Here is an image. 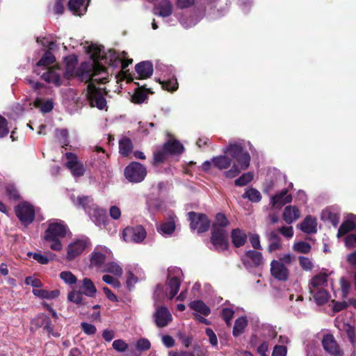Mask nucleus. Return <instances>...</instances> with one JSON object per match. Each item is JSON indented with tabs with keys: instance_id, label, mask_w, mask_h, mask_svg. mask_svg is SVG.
I'll use <instances>...</instances> for the list:
<instances>
[{
	"instance_id": "nucleus-1",
	"label": "nucleus",
	"mask_w": 356,
	"mask_h": 356,
	"mask_svg": "<svg viewBox=\"0 0 356 356\" xmlns=\"http://www.w3.org/2000/svg\"><path fill=\"white\" fill-rule=\"evenodd\" d=\"M89 53L94 62L91 65H86L87 72L81 75L86 81H90L87 86V98L92 107H97L99 110L106 108V101L101 89L96 88L95 83H105L108 81V73L105 67L95 61L103 59L104 56V47L92 44L89 46ZM85 69V65H81V70Z\"/></svg>"
},
{
	"instance_id": "nucleus-40",
	"label": "nucleus",
	"mask_w": 356,
	"mask_h": 356,
	"mask_svg": "<svg viewBox=\"0 0 356 356\" xmlns=\"http://www.w3.org/2000/svg\"><path fill=\"white\" fill-rule=\"evenodd\" d=\"M189 307L191 309L200 313L204 316H208L211 312L209 307L201 300H195L191 302Z\"/></svg>"
},
{
	"instance_id": "nucleus-38",
	"label": "nucleus",
	"mask_w": 356,
	"mask_h": 356,
	"mask_svg": "<svg viewBox=\"0 0 356 356\" xmlns=\"http://www.w3.org/2000/svg\"><path fill=\"white\" fill-rule=\"evenodd\" d=\"M102 271L104 273H109L113 274L116 277H121L122 275V269L116 262H108L104 265Z\"/></svg>"
},
{
	"instance_id": "nucleus-15",
	"label": "nucleus",
	"mask_w": 356,
	"mask_h": 356,
	"mask_svg": "<svg viewBox=\"0 0 356 356\" xmlns=\"http://www.w3.org/2000/svg\"><path fill=\"white\" fill-rule=\"evenodd\" d=\"M65 158L67 159L65 165L74 177H81L84 175L86 168L83 164L79 161L76 154L67 152L65 154Z\"/></svg>"
},
{
	"instance_id": "nucleus-11",
	"label": "nucleus",
	"mask_w": 356,
	"mask_h": 356,
	"mask_svg": "<svg viewBox=\"0 0 356 356\" xmlns=\"http://www.w3.org/2000/svg\"><path fill=\"white\" fill-rule=\"evenodd\" d=\"M146 235V231L141 225L127 227L122 232V238L127 243H141Z\"/></svg>"
},
{
	"instance_id": "nucleus-62",
	"label": "nucleus",
	"mask_w": 356,
	"mask_h": 356,
	"mask_svg": "<svg viewBox=\"0 0 356 356\" xmlns=\"http://www.w3.org/2000/svg\"><path fill=\"white\" fill-rule=\"evenodd\" d=\"M205 332L211 346H216L218 345V339L213 330L211 328L207 327L205 330Z\"/></svg>"
},
{
	"instance_id": "nucleus-39",
	"label": "nucleus",
	"mask_w": 356,
	"mask_h": 356,
	"mask_svg": "<svg viewBox=\"0 0 356 356\" xmlns=\"http://www.w3.org/2000/svg\"><path fill=\"white\" fill-rule=\"evenodd\" d=\"M261 336L265 341L275 339L277 337V332L275 327L271 325H263L260 330Z\"/></svg>"
},
{
	"instance_id": "nucleus-55",
	"label": "nucleus",
	"mask_w": 356,
	"mask_h": 356,
	"mask_svg": "<svg viewBox=\"0 0 356 356\" xmlns=\"http://www.w3.org/2000/svg\"><path fill=\"white\" fill-rule=\"evenodd\" d=\"M113 348L118 352H124L127 348V343L122 339H117L113 342Z\"/></svg>"
},
{
	"instance_id": "nucleus-52",
	"label": "nucleus",
	"mask_w": 356,
	"mask_h": 356,
	"mask_svg": "<svg viewBox=\"0 0 356 356\" xmlns=\"http://www.w3.org/2000/svg\"><path fill=\"white\" fill-rule=\"evenodd\" d=\"M6 195L10 200H16L19 197V194L14 185H8L6 187Z\"/></svg>"
},
{
	"instance_id": "nucleus-44",
	"label": "nucleus",
	"mask_w": 356,
	"mask_h": 356,
	"mask_svg": "<svg viewBox=\"0 0 356 356\" xmlns=\"http://www.w3.org/2000/svg\"><path fill=\"white\" fill-rule=\"evenodd\" d=\"M242 197L253 202H259L261 199L260 192L254 188L247 189Z\"/></svg>"
},
{
	"instance_id": "nucleus-34",
	"label": "nucleus",
	"mask_w": 356,
	"mask_h": 356,
	"mask_svg": "<svg viewBox=\"0 0 356 356\" xmlns=\"http://www.w3.org/2000/svg\"><path fill=\"white\" fill-rule=\"evenodd\" d=\"M65 70H64V76L66 79L73 76L76 65L77 59L74 56H70L65 58Z\"/></svg>"
},
{
	"instance_id": "nucleus-23",
	"label": "nucleus",
	"mask_w": 356,
	"mask_h": 356,
	"mask_svg": "<svg viewBox=\"0 0 356 356\" xmlns=\"http://www.w3.org/2000/svg\"><path fill=\"white\" fill-rule=\"evenodd\" d=\"M288 190L284 189L280 193L272 196L270 198V204L272 207H281L292 201L291 195H288Z\"/></svg>"
},
{
	"instance_id": "nucleus-14",
	"label": "nucleus",
	"mask_w": 356,
	"mask_h": 356,
	"mask_svg": "<svg viewBox=\"0 0 356 356\" xmlns=\"http://www.w3.org/2000/svg\"><path fill=\"white\" fill-rule=\"evenodd\" d=\"M37 42L49 47V50L44 53L41 59L37 63L36 68L34 70L35 73L40 74L41 72L38 71V67L48 66L55 61V57L50 51L55 46V43L54 42H49L45 38H42V40L37 38Z\"/></svg>"
},
{
	"instance_id": "nucleus-61",
	"label": "nucleus",
	"mask_w": 356,
	"mask_h": 356,
	"mask_svg": "<svg viewBox=\"0 0 356 356\" xmlns=\"http://www.w3.org/2000/svg\"><path fill=\"white\" fill-rule=\"evenodd\" d=\"M287 348L284 346L276 345L273 350L272 356H286Z\"/></svg>"
},
{
	"instance_id": "nucleus-33",
	"label": "nucleus",
	"mask_w": 356,
	"mask_h": 356,
	"mask_svg": "<svg viewBox=\"0 0 356 356\" xmlns=\"http://www.w3.org/2000/svg\"><path fill=\"white\" fill-rule=\"evenodd\" d=\"M81 283V284H80V290L85 296L90 298H93L95 296L97 289L90 279L84 278Z\"/></svg>"
},
{
	"instance_id": "nucleus-21",
	"label": "nucleus",
	"mask_w": 356,
	"mask_h": 356,
	"mask_svg": "<svg viewBox=\"0 0 356 356\" xmlns=\"http://www.w3.org/2000/svg\"><path fill=\"white\" fill-rule=\"evenodd\" d=\"M270 272L275 278L281 281H285L289 277V271L288 268L284 264L277 260L272 261Z\"/></svg>"
},
{
	"instance_id": "nucleus-48",
	"label": "nucleus",
	"mask_w": 356,
	"mask_h": 356,
	"mask_svg": "<svg viewBox=\"0 0 356 356\" xmlns=\"http://www.w3.org/2000/svg\"><path fill=\"white\" fill-rule=\"evenodd\" d=\"M60 278L67 284L72 285L76 283V276L70 271H63L60 273Z\"/></svg>"
},
{
	"instance_id": "nucleus-63",
	"label": "nucleus",
	"mask_w": 356,
	"mask_h": 356,
	"mask_svg": "<svg viewBox=\"0 0 356 356\" xmlns=\"http://www.w3.org/2000/svg\"><path fill=\"white\" fill-rule=\"evenodd\" d=\"M199 20L200 19L197 18H190L188 19L184 17H181L179 19L181 24L185 28H190L195 26Z\"/></svg>"
},
{
	"instance_id": "nucleus-60",
	"label": "nucleus",
	"mask_w": 356,
	"mask_h": 356,
	"mask_svg": "<svg viewBox=\"0 0 356 356\" xmlns=\"http://www.w3.org/2000/svg\"><path fill=\"white\" fill-rule=\"evenodd\" d=\"M102 280L106 284L111 285L114 288H119L120 286V282L116 278H114L109 275H104L102 277Z\"/></svg>"
},
{
	"instance_id": "nucleus-9",
	"label": "nucleus",
	"mask_w": 356,
	"mask_h": 356,
	"mask_svg": "<svg viewBox=\"0 0 356 356\" xmlns=\"http://www.w3.org/2000/svg\"><path fill=\"white\" fill-rule=\"evenodd\" d=\"M17 217L25 226L30 225L35 218V210L33 206L27 202L19 203L15 208Z\"/></svg>"
},
{
	"instance_id": "nucleus-6",
	"label": "nucleus",
	"mask_w": 356,
	"mask_h": 356,
	"mask_svg": "<svg viewBox=\"0 0 356 356\" xmlns=\"http://www.w3.org/2000/svg\"><path fill=\"white\" fill-rule=\"evenodd\" d=\"M184 151L183 145L178 140L172 138L168 140L162 148L154 152L153 164H159L164 162L168 156H178Z\"/></svg>"
},
{
	"instance_id": "nucleus-54",
	"label": "nucleus",
	"mask_w": 356,
	"mask_h": 356,
	"mask_svg": "<svg viewBox=\"0 0 356 356\" xmlns=\"http://www.w3.org/2000/svg\"><path fill=\"white\" fill-rule=\"evenodd\" d=\"M136 346L138 350L145 351L151 348V343L148 339L142 338L137 341Z\"/></svg>"
},
{
	"instance_id": "nucleus-49",
	"label": "nucleus",
	"mask_w": 356,
	"mask_h": 356,
	"mask_svg": "<svg viewBox=\"0 0 356 356\" xmlns=\"http://www.w3.org/2000/svg\"><path fill=\"white\" fill-rule=\"evenodd\" d=\"M253 179V174L252 172L243 173L241 177L234 181V184L238 186H243L250 182Z\"/></svg>"
},
{
	"instance_id": "nucleus-4",
	"label": "nucleus",
	"mask_w": 356,
	"mask_h": 356,
	"mask_svg": "<svg viewBox=\"0 0 356 356\" xmlns=\"http://www.w3.org/2000/svg\"><path fill=\"white\" fill-rule=\"evenodd\" d=\"M74 204L76 207L83 208L97 226L100 227L106 224L107 220L106 211L94 204L92 197L89 196L78 197Z\"/></svg>"
},
{
	"instance_id": "nucleus-20",
	"label": "nucleus",
	"mask_w": 356,
	"mask_h": 356,
	"mask_svg": "<svg viewBox=\"0 0 356 356\" xmlns=\"http://www.w3.org/2000/svg\"><path fill=\"white\" fill-rule=\"evenodd\" d=\"M243 262L247 268L260 266L263 264L262 254L256 250H248L243 258Z\"/></svg>"
},
{
	"instance_id": "nucleus-42",
	"label": "nucleus",
	"mask_w": 356,
	"mask_h": 356,
	"mask_svg": "<svg viewBox=\"0 0 356 356\" xmlns=\"http://www.w3.org/2000/svg\"><path fill=\"white\" fill-rule=\"evenodd\" d=\"M38 320L39 326L43 327L44 330H46L47 333L53 334V326L49 317L44 314H41L38 316Z\"/></svg>"
},
{
	"instance_id": "nucleus-5",
	"label": "nucleus",
	"mask_w": 356,
	"mask_h": 356,
	"mask_svg": "<svg viewBox=\"0 0 356 356\" xmlns=\"http://www.w3.org/2000/svg\"><path fill=\"white\" fill-rule=\"evenodd\" d=\"M66 226L62 221L56 220L49 223L44 236V239L50 243V248L54 251H60L63 245L60 241V238L65 237L66 234Z\"/></svg>"
},
{
	"instance_id": "nucleus-25",
	"label": "nucleus",
	"mask_w": 356,
	"mask_h": 356,
	"mask_svg": "<svg viewBox=\"0 0 356 356\" xmlns=\"http://www.w3.org/2000/svg\"><path fill=\"white\" fill-rule=\"evenodd\" d=\"M356 227V216L350 214L339 228L337 237H341Z\"/></svg>"
},
{
	"instance_id": "nucleus-31",
	"label": "nucleus",
	"mask_w": 356,
	"mask_h": 356,
	"mask_svg": "<svg viewBox=\"0 0 356 356\" xmlns=\"http://www.w3.org/2000/svg\"><path fill=\"white\" fill-rule=\"evenodd\" d=\"M300 229L305 233L314 234L317 232V222L315 218L307 216L300 225Z\"/></svg>"
},
{
	"instance_id": "nucleus-13",
	"label": "nucleus",
	"mask_w": 356,
	"mask_h": 356,
	"mask_svg": "<svg viewBox=\"0 0 356 356\" xmlns=\"http://www.w3.org/2000/svg\"><path fill=\"white\" fill-rule=\"evenodd\" d=\"M89 245V241L86 237H81L70 243L67 248L66 259L72 261L81 254Z\"/></svg>"
},
{
	"instance_id": "nucleus-30",
	"label": "nucleus",
	"mask_w": 356,
	"mask_h": 356,
	"mask_svg": "<svg viewBox=\"0 0 356 356\" xmlns=\"http://www.w3.org/2000/svg\"><path fill=\"white\" fill-rule=\"evenodd\" d=\"M327 275L326 273H320L313 277L309 284V289L317 290L324 289L327 284Z\"/></svg>"
},
{
	"instance_id": "nucleus-12",
	"label": "nucleus",
	"mask_w": 356,
	"mask_h": 356,
	"mask_svg": "<svg viewBox=\"0 0 356 356\" xmlns=\"http://www.w3.org/2000/svg\"><path fill=\"white\" fill-rule=\"evenodd\" d=\"M41 77L46 82L60 86L66 80L64 76V70L60 67L48 68L44 72L40 74Z\"/></svg>"
},
{
	"instance_id": "nucleus-59",
	"label": "nucleus",
	"mask_w": 356,
	"mask_h": 356,
	"mask_svg": "<svg viewBox=\"0 0 356 356\" xmlns=\"http://www.w3.org/2000/svg\"><path fill=\"white\" fill-rule=\"evenodd\" d=\"M81 330L86 334H88V335L94 334L97 331V329L94 325L88 323L86 322H83L81 323Z\"/></svg>"
},
{
	"instance_id": "nucleus-17",
	"label": "nucleus",
	"mask_w": 356,
	"mask_h": 356,
	"mask_svg": "<svg viewBox=\"0 0 356 356\" xmlns=\"http://www.w3.org/2000/svg\"><path fill=\"white\" fill-rule=\"evenodd\" d=\"M154 323L158 327L167 326L172 320L169 309L164 306H157L153 314Z\"/></svg>"
},
{
	"instance_id": "nucleus-2",
	"label": "nucleus",
	"mask_w": 356,
	"mask_h": 356,
	"mask_svg": "<svg viewBox=\"0 0 356 356\" xmlns=\"http://www.w3.org/2000/svg\"><path fill=\"white\" fill-rule=\"evenodd\" d=\"M224 154L212 158L213 165L224 172L228 179L236 177L242 170H246L250 163V155L245 150L241 140L230 142L223 149Z\"/></svg>"
},
{
	"instance_id": "nucleus-29",
	"label": "nucleus",
	"mask_w": 356,
	"mask_h": 356,
	"mask_svg": "<svg viewBox=\"0 0 356 356\" xmlns=\"http://www.w3.org/2000/svg\"><path fill=\"white\" fill-rule=\"evenodd\" d=\"M69 9L76 15H83L87 10L88 3L86 0H70Z\"/></svg>"
},
{
	"instance_id": "nucleus-46",
	"label": "nucleus",
	"mask_w": 356,
	"mask_h": 356,
	"mask_svg": "<svg viewBox=\"0 0 356 356\" xmlns=\"http://www.w3.org/2000/svg\"><path fill=\"white\" fill-rule=\"evenodd\" d=\"M120 153L123 156H127L132 149V143L129 138H124L119 142Z\"/></svg>"
},
{
	"instance_id": "nucleus-53",
	"label": "nucleus",
	"mask_w": 356,
	"mask_h": 356,
	"mask_svg": "<svg viewBox=\"0 0 356 356\" xmlns=\"http://www.w3.org/2000/svg\"><path fill=\"white\" fill-rule=\"evenodd\" d=\"M36 104L37 106L41 105V111L43 113L50 112L54 108V104L51 100H47L44 102H42L41 100L37 99Z\"/></svg>"
},
{
	"instance_id": "nucleus-64",
	"label": "nucleus",
	"mask_w": 356,
	"mask_h": 356,
	"mask_svg": "<svg viewBox=\"0 0 356 356\" xmlns=\"http://www.w3.org/2000/svg\"><path fill=\"white\" fill-rule=\"evenodd\" d=\"M345 245L348 248L356 247V234L348 235L345 238Z\"/></svg>"
},
{
	"instance_id": "nucleus-19",
	"label": "nucleus",
	"mask_w": 356,
	"mask_h": 356,
	"mask_svg": "<svg viewBox=\"0 0 356 356\" xmlns=\"http://www.w3.org/2000/svg\"><path fill=\"white\" fill-rule=\"evenodd\" d=\"M322 345L324 350L332 356H343V351L339 348L334 338L331 334L323 337Z\"/></svg>"
},
{
	"instance_id": "nucleus-37",
	"label": "nucleus",
	"mask_w": 356,
	"mask_h": 356,
	"mask_svg": "<svg viewBox=\"0 0 356 356\" xmlns=\"http://www.w3.org/2000/svg\"><path fill=\"white\" fill-rule=\"evenodd\" d=\"M248 319L246 316H241L238 318L234 323L233 327V335L234 337L240 336L245 330L248 325Z\"/></svg>"
},
{
	"instance_id": "nucleus-51",
	"label": "nucleus",
	"mask_w": 356,
	"mask_h": 356,
	"mask_svg": "<svg viewBox=\"0 0 356 356\" xmlns=\"http://www.w3.org/2000/svg\"><path fill=\"white\" fill-rule=\"evenodd\" d=\"M293 248L296 252L307 254L310 252L311 245L307 242L300 241L294 243Z\"/></svg>"
},
{
	"instance_id": "nucleus-50",
	"label": "nucleus",
	"mask_w": 356,
	"mask_h": 356,
	"mask_svg": "<svg viewBox=\"0 0 356 356\" xmlns=\"http://www.w3.org/2000/svg\"><path fill=\"white\" fill-rule=\"evenodd\" d=\"M234 314V311L232 307H224L222 309L221 316L225 321L227 325H231Z\"/></svg>"
},
{
	"instance_id": "nucleus-16",
	"label": "nucleus",
	"mask_w": 356,
	"mask_h": 356,
	"mask_svg": "<svg viewBox=\"0 0 356 356\" xmlns=\"http://www.w3.org/2000/svg\"><path fill=\"white\" fill-rule=\"evenodd\" d=\"M177 220V218L175 213L172 211H169L166 220L156 225L157 232L163 236H170L175 230Z\"/></svg>"
},
{
	"instance_id": "nucleus-18",
	"label": "nucleus",
	"mask_w": 356,
	"mask_h": 356,
	"mask_svg": "<svg viewBox=\"0 0 356 356\" xmlns=\"http://www.w3.org/2000/svg\"><path fill=\"white\" fill-rule=\"evenodd\" d=\"M211 241L216 250L222 251L227 250L229 245L227 231H220L216 229H212Z\"/></svg>"
},
{
	"instance_id": "nucleus-24",
	"label": "nucleus",
	"mask_w": 356,
	"mask_h": 356,
	"mask_svg": "<svg viewBox=\"0 0 356 356\" xmlns=\"http://www.w3.org/2000/svg\"><path fill=\"white\" fill-rule=\"evenodd\" d=\"M138 79H145L150 77L153 73V65L149 61H142L135 67Z\"/></svg>"
},
{
	"instance_id": "nucleus-32",
	"label": "nucleus",
	"mask_w": 356,
	"mask_h": 356,
	"mask_svg": "<svg viewBox=\"0 0 356 356\" xmlns=\"http://www.w3.org/2000/svg\"><path fill=\"white\" fill-rule=\"evenodd\" d=\"M81 290L73 289L68 293L67 300L79 307L86 306L87 301Z\"/></svg>"
},
{
	"instance_id": "nucleus-26",
	"label": "nucleus",
	"mask_w": 356,
	"mask_h": 356,
	"mask_svg": "<svg viewBox=\"0 0 356 356\" xmlns=\"http://www.w3.org/2000/svg\"><path fill=\"white\" fill-rule=\"evenodd\" d=\"M172 13V6L170 0H161L154 8V14L162 17H169Z\"/></svg>"
},
{
	"instance_id": "nucleus-7",
	"label": "nucleus",
	"mask_w": 356,
	"mask_h": 356,
	"mask_svg": "<svg viewBox=\"0 0 356 356\" xmlns=\"http://www.w3.org/2000/svg\"><path fill=\"white\" fill-rule=\"evenodd\" d=\"M127 54L125 51L118 53L115 50L109 49L104 54L103 58L105 59V62L110 66L117 67L120 65L122 70H124L133 62L132 59L127 58Z\"/></svg>"
},
{
	"instance_id": "nucleus-28",
	"label": "nucleus",
	"mask_w": 356,
	"mask_h": 356,
	"mask_svg": "<svg viewBox=\"0 0 356 356\" xmlns=\"http://www.w3.org/2000/svg\"><path fill=\"white\" fill-rule=\"evenodd\" d=\"M282 216L287 224H291L300 218V212L296 206H287L284 209Z\"/></svg>"
},
{
	"instance_id": "nucleus-47",
	"label": "nucleus",
	"mask_w": 356,
	"mask_h": 356,
	"mask_svg": "<svg viewBox=\"0 0 356 356\" xmlns=\"http://www.w3.org/2000/svg\"><path fill=\"white\" fill-rule=\"evenodd\" d=\"M344 330L347 334V337L351 343L353 348H356V334L355 327L350 324L344 325Z\"/></svg>"
},
{
	"instance_id": "nucleus-35",
	"label": "nucleus",
	"mask_w": 356,
	"mask_h": 356,
	"mask_svg": "<svg viewBox=\"0 0 356 356\" xmlns=\"http://www.w3.org/2000/svg\"><path fill=\"white\" fill-rule=\"evenodd\" d=\"M231 236L232 243L236 248H239L243 245L247 240L246 234L239 229H233L232 232Z\"/></svg>"
},
{
	"instance_id": "nucleus-8",
	"label": "nucleus",
	"mask_w": 356,
	"mask_h": 356,
	"mask_svg": "<svg viewBox=\"0 0 356 356\" xmlns=\"http://www.w3.org/2000/svg\"><path fill=\"white\" fill-rule=\"evenodd\" d=\"M146 175V168L138 162H132L124 169L126 179L132 183L141 182Z\"/></svg>"
},
{
	"instance_id": "nucleus-22",
	"label": "nucleus",
	"mask_w": 356,
	"mask_h": 356,
	"mask_svg": "<svg viewBox=\"0 0 356 356\" xmlns=\"http://www.w3.org/2000/svg\"><path fill=\"white\" fill-rule=\"evenodd\" d=\"M111 252L105 247L97 248L94 250L91 257V265L98 268L103 267V264L106 260L107 254H110Z\"/></svg>"
},
{
	"instance_id": "nucleus-45",
	"label": "nucleus",
	"mask_w": 356,
	"mask_h": 356,
	"mask_svg": "<svg viewBox=\"0 0 356 356\" xmlns=\"http://www.w3.org/2000/svg\"><path fill=\"white\" fill-rule=\"evenodd\" d=\"M55 136L60 145L65 147L69 145L68 131L65 129H56Z\"/></svg>"
},
{
	"instance_id": "nucleus-41",
	"label": "nucleus",
	"mask_w": 356,
	"mask_h": 356,
	"mask_svg": "<svg viewBox=\"0 0 356 356\" xmlns=\"http://www.w3.org/2000/svg\"><path fill=\"white\" fill-rule=\"evenodd\" d=\"M229 222L226 216L219 213L216 216V222L213 225L212 229H220V231H226L225 227L229 225Z\"/></svg>"
},
{
	"instance_id": "nucleus-3",
	"label": "nucleus",
	"mask_w": 356,
	"mask_h": 356,
	"mask_svg": "<svg viewBox=\"0 0 356 356\" xmlns=\"http://www.w3.org/2000/svg\"><path fill=\"white\" fill-rule=\"evenodd\" d=\"M183 279L181 268L172 267L168 269V275L166 282V288L158 285L154 293L155 305L163 301L164 297L172 299L178 293Z\"/></svg>"
},
{
	"instance_id": "nucleus-27",
	"label": "nucleus",
	"mask_w": 356,
	"mask_h": 356,
	"mask_svg": "<svg viewBox=\"0 0 356 356\" xmlns=\"http://www.w3.org/2000/svg\"><path fill=\"white\" fill-rule=\"evenodd\" d=\"M266 238L269 243L268 247V252H272L282 248L280 237L275 231H270L266 233Z\"/></svg>"
},
{
	"instance_id": "nucleus-58",
	"label": "nucleus",
	"mask_w": 356,
	"mask_h": 356,
	"mask_svg": "<svg viewBox=\"0 0 356 356\" xmlns=\"http://www.w3.org/2000/svg\"><path fill=\"white\" fill-rule=\"evenodd\" d=\"M277 231L288 239L291 238L293 236V229L291 226H283L280 227Z\"/></svg>"
},
{
	"instance_id": "nucleus-43",
	"label": "nucleus",
	"mask_w": 356,
	"mask_h": 356,
	"mask_svg": "<svg viewBox=\"0 0 356 356\" xmlns=\"http://www.w3.org/2000/svg\"><path fill=\"white\" fill-rule=\"evenodd\" d=\"M160 83L163 89L168 91H175L178 88V83L175 76L172 78H164L162 81H160Z\"/></svg>"
},
{
	"instance_id": "nucleus-57",
	"label": "nucleus",
	"mask_w": 356,
	"mask_h": 356,
	"mask_svg": "<svg viewBox=\"0 0 356 356\" xmlns=\"http://www.w3.org/2000/svg\"><path fill=\"white\" fill-rule=\"evenodd\" d=\"M299 261L300 266L305 270H311L314 267L313 263L307 257H299Z\"/></svg>"
},
{
	"instance_id": "nucleus-56",
	"label": "nucleus",
	"mask_w": 356,
	"mask_h": 356,
	"mask_svg": "<svg viewBox=\"0 0 356 356\" xmlns=\"http://www.w3.org/2000/svg\"><path fill=\"white\" fill-rule=\"evenodd\" d=\"M8 133V122L6 118L0 115V138L6 136Z\"/></svg>"
},
{
	"instance_id": "nucleus-36",
	"label": "nucleus",
	"mask_w": 356,
	"mask_h": 356,
	"mask_svg": "<svg viewBox=\"0 0 356 356\" xmlns=\"http://www.w3.org/2000/svg\"><path fill=\"white\" fill-rule=\"evenodd\" d=\"M309 293L313 296L314 301L319 305L327 302L330 298L328 292L325 289L311 290Z\"/></svg>"
},
{
	"instance_id": "nucleus-10",
	"label": "nucleus",
	"mask_w": 356,
	"mask_h": 356,
	"mask_svg": "<svg viewBox=\"0 0 356 356\" xmlns=\"http://www.w3.org/2000/svg\"><path fill=\"white\" fill-rule=\"evenodd\" d=\"M188 216L191 229L196 230L198 233H203L209 229L210 220L206 215L191 211Z\"/></svg>"
}]
</instances>
